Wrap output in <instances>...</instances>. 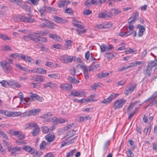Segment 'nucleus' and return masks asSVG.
I'll list each match as a JSON object with an SVG mask.
<instances>
[{"mask_svg":"<svg viewBox=\"0 0 157 157\" xmlns=\"http://www.w3.org/2000/svg\"><path fill=\"white\" fill-rule=\"evenodd\" d=\"M32 79L38 82H42L43 81L44 78L42 76L36 75L32 78Z\"/></svg>","mask_w":157,"mask_h":157,"instance_id":"obj_20","label":"nucleus"},{"mask_svg":"<svg viewBox=\"0 0 157 157\" xmlns=\"http://www.w3.org/2000/svg\"><path fill=\"white\" fill-rule=\"evenodd\" d=\"M60 87L63 90L68 91L72 89V86L71 84L65 83L61 84Z\"/></svg>","mask_w":157,"mask_h":157,"instance_id":"obj_12","label":"nucleus"},{"mask_svg":"<svg viewBox=\"0 0 157 157\" xmlns=\"http://www.w3.org/2000/svg\"><path fill=\"white\" fill-rule=\"evenodd\" d=\"M40 34L38 33H33L31 34L32 40L35 42H38L40 40Z\"/></svg>","mask_w":157,"mask_h":157,"instance_id":"obj_10","label":"nucleus"},{"mask_svg":"<svg viewBox=\"0 0 157 157\" xmlns=\"http://www.w3.org/2000/svg\"><path fill=\"white\" fill-rule=\"evenodd\" d=\"M12 63V60L11 59H8V62L3 61L0 62L1 65L5 72L10 74L13 72V69L10 65Z\"/></svg>","mask_w":157,"mask_h":157,"instance_id":"obj_2","label":"nucleus"},{"mask_svg":"<svg viewBox=\"0 0 157 157\" xmlns=\"http://www.w3.org/2000/svg\"><path fill=\"white\" fill-rule=\"evenodd\" d=\"M0 135L3 138L6 139V140H9V138L7 136L6 133L2 131H0Z\"/></svg>","mask_w":157,"mask_h":157,"instance_id":"obj_48","label":"nucleus"},{"mask_svg":"<svg viewBox=\"0 0 157 157\" xmlns=\"http://www.w3.org/2000/svg\"><path fill=\"white\" fill-rule=\"evenodd\" d=\"M32 71V72L40 74H45L46 72V70L40 67H37Z\"/></svg>","mask_w":157,"mask_h":157,"instance_id":"obj_17","label":"nucleus"},{"mask_svg":"<svg viewBox=\"0 0 157 157\" xmlns=\"http://www.w3.org/2000/svg\"><path fill=\"white\" fill-rule=\"evenodd\" d=\"M112 24L110 22H105L104 23V29L109 28L112 26Z\"/></svg>","mask_w":157,"mask_h":157,"instance_id":"obj_40","label":"nucleus"},{"mask_svg":"<svg viewBox=\"0 0 157 157\" xmlns=\"http://www.w3.org/2000/svg\"><path fill=\"white\" fill-rule=\"evenodd\" d=\"M46 146V143L45 141H43L40 144V147L41 150L43 149Z\"/></svg>","mask_w":157,"mask_h":157,"instance_id":"obj_64","label":"nucleus"},{"mask_svg":"<svg viewBox=\"0 0 157 157\" xmlns=\"http://www.w3.org/2000/svg\"><path fill=\"white\" fill-rule=\"evenodd\" d=\"M76 67L78 68L82 69L85 78L86 79H88V72L86 66L83 64H78L76 66Z\"/></svg>","mask_w":157,"mask_h":157,"instance_id":"obj_9","label":"nucleus"},{"mask_svg":"<svg viewBox=\"0 0 157 157\" xmlns=\"http://www.w3.org/2000/svg\"><path fill=\"white\" fill-rule=\"evenodd\" d=\"M22 59L24 60L26 62H28L30 63H31L33 61V59L31 57L24 55H23V57H22Z\"/></svg>","mask_w":157,"mask_h":157,"instance_id":"obj_25","label":"nucleus"},{"mask_svg":"<svg viewBox=\"0 0 157 157\" xmlns=\"http://www.w3.org/2000/svg\"><path fill=\"white\" fill-rule=\"evenodd\" d=\"M21 112H12L6 110L5 116L8 117H17L20 116L21 115Z\"/></svg>","mask_w":157,"mask_h":157,"instance_id":"obj_8","label":"nucleus"},{"mask_svg":"<svg viewBox=\"0 0 157 157\" xmlns=\"http://www.w3.org/2000/svg\"><path fill=\"white\" fill-rule=\"evenodd\" d=\"M73 58V57L69 56L67 55H65L61 56L60 59L64 63H67L72 62Z\"/></svg>","mask_w":157,"mask_h":157,"instance_id":"obj_6","label":"nucleus"},{"mask_svg":"<svg viewBox=\"0 0 157 157\" xmlns=\"http://www.w3.org/2000/svg\"><path fill=\"white\" fill-rule=\"evenodd\" d=\"M151 55L155 58L157 56V48H154L152 52L151 53Z\"/></svg>","mask_w":157,"mask_h":157,"instance_id":"obj_55","label":"nucleus"},{"mask_svg":"<svg viewBox=\"0 0 157 157\" xmlns=\"http://www.w3.org/2000/svg\"><path fill=\"white\" fill-rule=\"evenodd\" d=\"M135 105V104L134 103H131L128 106L127 109V112L128 113H130L131 110L133 109L134 106Z\"/></svg>","mask_w":157,"mask_h":157,"instance_id":"obj_43","label":"nucleus"},{"mask_svg":"<svg viewBox=\"0 0 157 157\" xmlns=\"http://www.w3.org/2000/svg\"><path fill=\"white\" fill-rule=\"evenodd\" d=\"M117 55V54L116 53L110 52L106 53L104 55V56L107 58L108 61H109L113 58L115 57Z\"/></svg>","mask_w":157,"mask_h":157,"instance_id":"obj_13","label":"nucleus"},{"mask_svg":"<svg viewBox=\"0 0 157 157\" xmlns=\"http://www.w3.org/2000/svg\"><path fill=\"white\" fill-rule=\"evenodd\" d=\"M11 86H13L17 88H19L21 87V85L20 84L14 80H11Z\"/></svg>","mask_w":157,"mask_h":157,"instance_id":"obj_28","label":"nucleus"},{"mask_svg":"<svg viewBox=\"0 0 157 157\" xmlns=\"http://www.w3.org/2000/svg\"><path fill=\"white\" fill-rule=\"evenodd\" d=\"M136 20L133 18L130 17L128 20V24H133L135 23Z\"/></svg>","mask_w":157,"mask_h":157,"instance_id":"obj_60","label":"nucleus"},{"mask_svg":"<svg viewBox=\"0 0 157 157\" xmlns=\"http://www.w3.org/2000/svg\"><path fill=\"white\" fill-rule=\"evenodd\" d=\"M99 66V64L97 63L93 64L89 68V71H93L96 69Z\"/></svg>","mask_w":157,"mask_h":157,"instance_id":"obj_30","label":"nucleus"},{"mask_svg":"<svg viewBox=\"0 0 157 157\" xmlns=\"http://www.w3.org/2000/svg\"><path fill=\"white\" fill-rule=\"evenodd\" d=\"M46 7L45 6H44L42 7H40L38 9L40 13V15L41 17L44 16L45 14L44 13L46 10Z\"/></svg>","mask_w":157,"mask_h":157,"instance_id":"obj_24","label":"nucleus"},{"mask_svg":"<svg viewBox=\"0 0 157 157\" xmlns=\"http://www.w3.org/2000/svg\"><path fill=\"white\" fill-rule=\"evenodd\" d=\"M66 44H65V49L66 50H67L68 48H70V47L71 46L72 41L70 40H65Z\"/></svg>","mask_w":157,"mask_h":157,"instance_id":"obj_29","label":"nucleus"},{"mask_svg":"<svg viewBox=\"0 0 157 157\" xmlns=\"http://www.w3.org/2000/svg\"><path fill=\"white\" fill-rule=\"evenodd\" d=\"M46 10L47 12L52 13H56V8L48 6L46 7Z\"/></svg>","mask_w":157,"mask_h":157,"instance_id":"obj_31","label":"nucleus"},{"mask_svg":"<svg viewBox=\"0 0 157 157\" xmlns=\"http://www.w3.org/2000/svg\"><path fill=\"white\" fill-rule=\"evenodd\" d=\"M21 150V147H15L11 148V155H16V152H19Z\"/></svg>","mask_w":157,"mask_h":157,"instance_id":"obj_21","label":"nucleus"},{"mask_svg":"<svg viewBox=\"0 0 157 157\" xmlns=\"http://www.w3.org/2000/svg\"><path fill=\"white\" fill-rule=\"evenodd\" d=\"M53 47L57 49H61L62 48V45L61 44H55L53 45Z\"/></svg>","mask_w":157,"mask_h":157,"instance_id":"obj_59","label":"nucleus"},{"mask_svg":"<svg viewBox=\"0 0 157 157\" xmlns=\"http://www.w3.org/2000/svg\"><path fill=\"white\" fill-rule=\"evenodd\" d=\"M45 139L49 143L53 141L55 139V135L53 133H50L45 136Z\"/></svg>","mask_w":157,"mask_h":157,"instance_id":"obj_16","label":"nucleus"},{"mask_svg":"<svg viewBox=\"0 0 157 157\" xmlns=\"http://www.w3.org/2000/svg\"><path fill=\"white\" fill-rule=\"evenodd\" d=\"M86 93L85 92L76 90H73L71 91L70 95L73 97H82L85 96Z\"/></svg>","mask_w":157,"mask_h":157,"instance_id":"obj_7","label":"nucleus"},{"mask_svg":"<svg viewBox=\"0 0 157 157\" xmlns=\"http://www.w3.org/2000/svg\"><path fill=\"white\" fill-rule=\"evenodd\" d=\"M10 2L13 3H15L17 5L21 6L22 3L20 0H10Z\"/></svg>","mask_w":157,"mask_h":157,"instance_id":"obj_41","label":"nucleus"},{"mask_svg":"<svg viewBox=\"0 0 157 157\" xmlns=\"http://www.w3.org/2000/svg\"><path fill=\"white\" fill-rule=\"evenodd\" d=\"M119 95V94H118L113 93L109 97V98L110 100H111V101H112L113 100L115 99Z\"/></svg>","mask_w":157,"mask_h":157,"instance_id":"obj_37","label":"nucleus"},{"mask_svg":"<svg viewBox=\"0 0 157 157\" xmlns=\"http://www.w3.org/2000/svg\"><path fill=\"white\" fill-rule=\"evenodd\" d=\"M24 40L25 41H29L32 40L31 34L27 36H25L23 38Z\"/></svg>","mask_w":157,"mask_h":157,"instance_id":"obj_53","label":"nucleus"},{"mask_svg":"<svg viewBox=\"0 0 157 157\" xmlns=\"http://www.w3.org/2000/svg\"><path fill=\"white\" fill-rule=\"evenodd\" d=\"M145 30V28L144 26L140 25L139 29V31L138 33V36L139 37H141L143 34Z\"/></svg>","mask_w":157,"mask_h":157,"instance_id":"obj_23","label":"nucleus"},{"mask_svg":"<svg viewBox=\"0 0 157 157\" xmlns=\"http://www.w3.org/2000/svg\"><path fill=\"white\" fill-rule=\"evenodd\" d=\"M111 101L110 100L109 97L106 98L104 99L103 100L101 101V102L102 104H108L110 103Z\"/></svg>","mask_w":157,"mask_h":157,"instance_id":"obj_49","label":"nucleus"},{"mask_svg":"<svg viewBox=\"0 0 157 157\" xmlns=\"http://www.w3.org/2000/svg\"><path fill=\"white\" fill-rule=\"evenodd\" d=\"M17 21H22L24 22L32 23L34 20L31 18V17H26L23 16H19L17 17Z\"/></svg>","mask_w":157,"mask_h":157,"instance_id":"obj_5","label":"nucleus"},{"mask_svg":"<svg viewBox=\"0 0 157 157\" xmlns=\"http://www.w3.org/2000/svg\"><path fill=\"white\" fill-rule=\"evenodd\" d=\"M23 149L25 151L30 152L33 150V149L29 146H25L23 147Z\"/></svg>","mask_w":157,"mask_h":157,"instance_id":"obj_36","label":"nucleus"},{"mask_svg":"<svg viewBox=\"0 0 157 157\" xmlns=\"http://www.w3.org/2000/svg\"><path fill=\"white\" fill-rule=\"evenodd\" d=\"M0 38L3 39L4 40H10L11 38L10 37L8 36H7L5 34H2L0 33Z\"/></svg>","mask_w":157,"mask_h":157,"instance_id":"obj_35","label":"nucleus"},{"mask_svg":"<svg viewBox=\"0 0 157 157\" xmlns=\"http://www.w3.org/2000/svg\"><path fill=\"white\" fill-rule=\"evenodd\" d=\"M48 21H47L44 23L40 24V26L42 28H48V27H49V26L48 25Z\"/></svg>","mask_w":157,"mask_h":157,"instance_id":"obj_56","label":"nucleus"},{"mask_svg":"<svg viewBox=\"0 0 157 157\" xmlns=\"http://www.w3.org/2000/svg\"><path fill=\"white\" fill-rule=\"evenodd\" d=\"M136 62L132 63H131V65L127 66L125 67H123L121 68L120 70H123L124 69H127L131 67H133L136 66Z\"/></svg>","mask_w":157,"mask_h":157,"instance_id":"obj_32","label":"nucleus"},{"mask_svg":"<svg viewBox=\"0 0 157 157\" xmlns=\"http://www.w3.org/2000/svg\"><path fill=\"white\" fill-rule=\"evenodd\" d=\"M16 67L19 70L23 71H25L29 73L32 72V70H29L26 67H22L20 63H16L15 64Z\"/></svg>","mask_w":157,"mask_h":157,"instance_id":"obj_14","label":"nucleus"},{"mask_svg":"<svg viewBox=\"0 0 157 157\" xmlns=\"http://www.w3.org/2000/svg\"><path fill=\"white\" fill-rule=\"evenodd\" d=\"M95 96V95H91L89 97V102H94L96 101H97V100L95 99L94 98V97Z\"/></svg>","mask_w":157,"mask_h":157,"instance_id":"obj_57","label":"nucleus"},{"mask_svg":"<svg viewBox=\"0 0 157 157\" xmlns=\"http://www.w3.org/2000/svg\"><path fill=\"white\" fill-rule=\"evenodd\" d=\"M48 76L52 78L59 79L60 77V75L58 73H53L49 74L48 75Z\"/></svg>","mask_w":157,"mask_h":157,"instance_id":"obj_26","label":"nucleus"},{"mask_svg":"<svg viewBox=\"0 0 157 157\" xmlns=\"http://www.w3.org/2000/svg\"><path fill=\"white\" fill-rule=\"evenodd\" d=\"M76 151V149H74L71 151L67 154L66 157H70L72 156L75 154Z\"/></svg>","mask_w":157,"mask_h":157,"instance_id":"obj_46","label":"nucleus"},{"mask_svg":"<svg viewBox=\"0 0 157 157\" xmlns=\"http://www.w3.org/2000/svg\"><path fill=\"white\" fill-rule=\"evenodd\" d=\"M137 84L135 83H131L129 84L127 86V88L124 91L125 95H127L131 93L136 89Z\"/></svg>","mask_w":157,"mask_h":157,"instance_id":"obj_3","label":"nucleus"},{"mask_svg":"<svg viewBox=\"0 0 157 157\" xmlns=\"http://www.w3.org/2000/svg\"><path fill=\"white\" fill-rule=\"evenodd\" d=\"M49 36L50 38H52L54 40L60 42L62 40L61 38L56 34H50Z\"/></svg>","mask_w":157,"mask_h":157,"instance_id":"obj_19","label":"nucleus"},{"mask_svg":"<svg viewBox=\"0 0 157 157\" xmlns=\"http://www.w3.org/2000/svg\"><path fill=\"white\" fill-rule=\"evenodd\" d=\"M136 50L135 49H133L131 48H129L128 50L126 51L125 52V53L126 54H128L132 53H133L136 54V53L134 52H136Z\"/></svg>","mask_w":157,"mask_h":157,"instance_id":"obj_44","label":"nucleus"},{"mask_svg":"<svg viewBox=\"0 0 157 157\" xmlns=\"http://www.w3.org/2000/svg\"><path fill=\"white\" fill-rule=\"evenodd\" d=\"M11 80H3L0 82V83L2 86L5 87H7L9 86H11Z\"/></svg>","mask_w":157,"mask_h":157,"instance_id":"obj_22","label":"nucleus"},{"mask_svg":"<svg viewBox=\"0 0 157 157\" xmlns=\"http://www.w3.org/2000/svg\"><path fill=\"white\" fill-rule=\"evenodd\" d=\"M157 66V59L153 61H150L147 65L144 66L143 71L144 74L150 77L154 74Z\"/></svg>","mask_w":157,"mask_h":157,"instance_id":"obj_1","label":"nucleus"},{"mask_svg":"<svg viewBox=\"0 0 157 157\" xmlns=\"http://www.w3.org/2000/svg\"><path fill=\"white\" fill-rule=\"evenodd\" d=\"M68 121L67 120L62 118L57 119V124L64 123Z\"/></svg>","mask_w":157,"mask_h":157,"instance_id":"obj_52","label":"nucleus"},{"mask_svg":"<svg viewBox=\"0 0 157 157\" xmlns=\"http://www.w3.org/2000/svg\"><path fill=\"white\" fill-rule=\"evenodd\" d=\"M126 80H122L117 82L116 83L117 86H122L126 82Z\"/></svg>","mask_w":157,"mask_h":157,"instance_id":"obj_47","label":"nucleus"},{"mask_svg":"<svg viewBox=\"0 0 157 157\" xmlns=\"http://www.w3.org/2000/svg\"><path fill=\"white\" fill-rule=\"evenodd\" d=\"M53 17L56 21L58 22H63V20L60 17L56 16H53Z\"/></svg>","mask_w":157,"mask_h":157,"instance_id":"obj_42","label":"nucleus"},{"mask_svg":"<svg viewBox=\"0 0 157 157\" xmlns=\"http://www.w3.org/2000/svg\"><path fill=\"white\" fill-rule=\"evenodd\" d=\"M30 94V100L33 101L36 100L38 95L36 94H33L32 93H31Z\"/></svg>","mask_w":157,"mask_h":157,"instance_id":"obj_38","label":"nucleus"},{"mask_svg":"<svg viewBox=\"0 0 157 157\" xmlns=\"http://www.w3.org/2000/svg\"><path fill=\"white\" fill-rule=\"evenodd\" d=\"M65 6L63 1H61L59 2L58 3V6L59 7L62 8Z\"/></svg>","mask_w":157,"mask_h":157,"instance_id":"obj_63","label":"nucleus"},{"mask_svg":"<svg viewBox=\"0 0 157 157\" xmlns=\"http://www.w3.org/2000/svg\"><path fill=\"white\" fill-rule=\"evenodd\" d=\"M132 33V32H130V31L123 32L122 31H121V32L119 33L118 35L120 36L124 37L125 36H127L130 35Z\"/></svg>","mask_w":157,"mask_h":157,"instance_id":"obj_27","label":"nucleus"},{"mask_svg":"<svg viewBox=\"0 0 157 157\" xmlns=\"http://www.w3.org/2000/svg\"><path fill=\"white\" fill-rule=\"evenodd\" d=\"M3 142L5 145L7 147V150L9 151H10L11 150V147L9 143L7 141L3 140Z\"/></svg>","mask_w":157,"mask_h":157,"instance_id":"obj_39","label":"nucleus"},{"mask_svg":"<svg viewBox=\"0 0 157 157\" xmlns=\"http://www.w3.org/2000/svg\"><path fill=\"white\" fill-rule=\"evenodd\" d=\"M100 48L101 51L102 52H104L106 50H107V46L104 44H102L100 46Z\"/></svg>","mask_w":157,"mask_h":157,"instance_id":"obj_45","label":"nucleus"},{"mask_svg":"<svg viewBox=\"0 0 157 157\" xmlns=\"http://www.w3.org/2000/svg\"><path fill=\"white\" fill-rule=\"evenodd\" d=\"M40 131V128L37 126V127H36L33 130L32 132V134H33V136H36L39 133Z\"/></svg>","mask_w":157,"mask_h":157,"instance_id":"obj_33","label":"nucleus"},{"mask_svg":"<svg viewBox=\"0 0 157 157\" xmlns=\"http://www.w3.org/2000/svg\"><path fill=\"white\" fill-rule=\"evenodd\" d=\"M157 91L155 92L148 99V100L151 99L153 100L155 99L154 101L151 102L149 104V105L151 106H152L155 104H156L157 103Z\"/></svg>","mask_w":157,"mask_h":157,"instance_id":"obj_11","label":"nucleus"},{"mask_svg":"<svg viewBox=\"0 0 157 157\" xmlns=\"http://www.w3.org/2000/svg\"><path fill=\"white\" fill-rule=\"evenodd\" d=\"M13 134L20 139L25 138L24 134L21 131H14L13 132Z\"/></svg>","mask_w":157,"mask_h":157,"instance_id":"obj_15","label":"nucleus"},{"mask_svg":"<svg viewBox=\"0 0 157 157\" xmlns=\"http://www.w3.org/2000/svg\"><path fill=\"white\" fill-rule=\"evenodd\" d=\"M42 128L43 132L44 133H47L49 131V128L46 126H43L42 127Z\"/></svg>","mask_w":157,"mask_h":157,"instance_id":"obj_58","label":"nucleus"},{"mask_svg":"<svg viewBox=\"0 0 157 157\" xmlns=\"http://www.w3.org/2000/svg\"><path fill=\"white\" fill-rule=\"evenodd\" d=\"M139 15V14L138 12L137 11H136L133 13V16L131 17L136 20V19H137L138 18Z\"/></svg>","mask_w":157,"mask_h":157,"instance_id":"obj_62","label":"nucleus"},{"mask_svg":"<svg viewBox=\"0 0 157 157\" xmlns=\"http://www.w3.org/2000/svg\"><path fill=\"white\" fill-rule=\"evenodd\" d=\"M126 101V100L122 99L116 100L113 102V106L114 109L115 110L119 109L124 105Z\"/></svg>","mask_w":157,"mask_h":157,"instance_id":"obj_4","label":"nucleus"},{"mask_svg":"<svg viewBox=\"0 0 157 157\" xmlns=\"http://www.w3.org/2000/svg\"><path fill=\"white\" fill-rule=\"evenodd\" d=\"M17 97L20 98L21 101H22L24 100L25 101L27 102L25 98H23V94L22 92H19L18 94Z\"/></svg>","mask_w":157,"mask_h":157,"instance_id":"obj_54","label":"nucleus"},{"mask_svg":"<svg viewBox=\"0 0 157 157\" xmlns=\"http://www.w3.org/2000/svg\"><path fill=\"white\" fill-rule=\"evenodd\" d=\"M40 111V110L38 109L31 110L29 111L28 115L29 116H36L38 115Z\"/></svg>","mask_w":157,"mask_h":157,"instance_id":"obj_18","label":"nucleus"},{"mask_svg":"<svg viewBox=\"0 0 157 157\" xmlns=\"http://www.w3.org/2000/svg\"><path fill=\"white\" fill-rule=\"evenodd\" d=\"M47 121L54 122L56 124H57V119L55 117H49L48 120H47Z\"/></svg>","mask_w":157,"mask_h":157,"instance_id":"obj_34","label":"nucleus"},{"mask_svg":"<svg viewBox=\"0 0 157 157\" xmlns=\"http://www.w3.org/2000/svg\"><path fill=\"white\" fill-rule=\"evenodd\" d=\"M128 28L130 32H132V33L133 32L134 29V26L133 24H128Z\"/></svg>","mask_w":157,"mask_h":157,"instance_id":"obj_51","label":"nucleus"},{"mask_svg":"<svg viewBox=\"0 0 157 157\" xmlns=\"http://www.w3.org/2000/svg\"><path fill=\"white\" fill-rule=\"evenodd\" d=\"M95 28L99 29H104L103 23L96 25L95 26Z\"/></svg>","mask_w":157,"mask_h":157,"instance_id":"obj_61","label":"nucleus"},{"mask_svg":"<svg viewBox=\"0 0 157 157\" xmlns=\"http://www.w3.org/2000/svg\"><path fill=\"white\" fill-rule=\"evenodd\" d=\"M22 7L26 11L30 12V7L29 6H28L26 4H24L22 6Z\"/></svg>","mask_w":157,"mask_h":157,"instance_id":"obj_50","label":"nucleus"}]
</instances>
